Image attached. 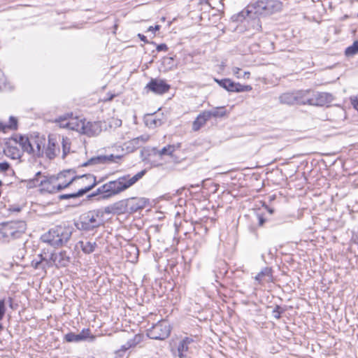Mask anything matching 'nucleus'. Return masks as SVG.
Here are the masks:
<instances>
[{"label": "nucleus", "instance_id": "obj_12", "mask_svg": "<svg viewBox=\"0 0 358 358\" xmlns=\"http://www.w3.org/2000/svg\"><path fill=\"white\" fill-rule=\"evenodd\" d=\"M305 90H299L294 92L284 93L280 96V102L286 105H304L306 94Z\"/></svg>", "mask_w": 358, "mask_h": 358}, {"label": "nucleus", "instance_id": "obj_32", "mask_svg": "<svg viewBox=\"0 0 358 358\" xmlns=\"http://www.w3.org/2000/svg\"><path fill=\"white\" fill-rule=\"evenodd\" d=\"M347 56H352L358 53V41H356L353 44L348 47L345 51Z\"/></svg>", "mask_w": 358, "mask_h": 358}, {"label": "nucleus", "instance_id": "obj_24", "mask_svg": "<svg viewBox=\"0 0 358 358\" xmlns=\"http://www.w3.org/2000/svg\"><path fill=\"white\" fill-rule=\"evenodd\" d=\"M93 189V185H91L87 188H80L77 192L71 194H64L59 196V199H76L83 196L85 194Z\"/></svg>", "mask_w": 358, "mask_h": 358}, {"label": "nucleus", "instance_id": "obj_2", "mask_svg": "<svg viewBox=\"0 0 358 358\" xmlns=\"http://www.w3.org/2000/svg\"><path fill=\"white\" fill-rule=\"evenodd\" d=\"M71 234L72 230L71 228L58 225L51 228L47 233L44 234L41 239L43 242L52 246L58 247L66 244L69 241Z\"/></svg>", "mask_w": 358, "mask_h": 358}, {"label": "nucleus", "instance_id": "obj_13", "mask_svg": "<svg viewBox=\"0 0 358 358\" xmlns=\"http://www.w3.org/2000/svg\"><path fill=\"white\" fill-rule=\"evenodd\" d=\"M123 155V153L116 155L110 154L105 155H99L96 157H92L87 162L84 163L83 166H87L92 164L119 163V162L122 158Z\"/></svg>", "mask_w": 358, "mask_h": 358}, {"label": "nucleus", "instance_id": "obj_40", "mask_svg": "<svg viewBox=\"0 0 358 358\" xmlns=\"http://www.w3.org/2000/svg\"><path fill=\"white\" fill-rule=\"evenodd\" d=\"M350 100L353 108L358 111V95L350 96Z\"/></svg>", "mask_w": 358, "mask_h": 358}, {"label": "nucleus", "instance_id": "obj_22", "mask_svg": "<svg viewBox=\"0 0 358 358\" xmlns=\"http://www.w3.org/2000/svg\"><path fill=\"white\" fill-rule=\"evenodd\" d=\"M101 131V123L99 122H87L85 124V129L83 133L90 135L96 136Z\"/></svg>", "mask_w": 358, "mask_h": 358}, {"label": "nucleus", "instance_id": "obj_48", "mask_svg": "<svg viewBox=\"0 0 358 358\" xmlns=\"http://www.w3.org/2000/svg\"><path fill=\"white\" fill-rule=\"evenodd\" d=\"M215 1H217L219 5L222 7L223 5L221 3V0H208L207 1V3H208V5L211 7H213V8H215V6H213V3H215Z\"/></svg>", "mask_w": 358, "mask_h": 358}, {"label": "nucleus", "instance_id": "obj_29", "mask_svg": "<svg viewBox=\"0 0 358 358\" xmlns=\"http://www.w3.org/2000/svg\"><path fill=\"white\" fill-rule=\"evenodd\" d=\"M71 176H75L74 171L71 169L64 170L55 177L59 180H68Z\"/></svg>", "mask_w": 358, "mask_h": 358}, {"label": "nucleus", "instance_id": "obj_34", "mask_svg": "<svg viewBox=\"0 0 358 358\" xmlns=\"http://www.w3.org/2000/svg\"><path fill=\"white\" fill-rule=\"evenodd\" d=\"M39 257H40L39 260L34 259L31 262V266L36 269H38L40 268L45 269L46 265H48V263L47 261L45 262V264L44 263L45 259L43 258H42L41 255Z\"/></svg>", "mask_w": 358, "mask_h": 358}, {"label": "nucleus", "instance_id": "obj_53", "mask_svg": "<svg viewBox=\"0 0 358 358\" xmlns=\"http://www.w3.org/2000/svg\"><path fill=\"white\" fill-rule=\"evenodd\" d=\"M250 72L248 71H245L243 72V73H242V78H249V76H250Z\"/></svg>", "mask_w": 358, "mask_h": 358}, {"label": "nucleus", "instance_id": "obj_59", "mask_svg": "<svg viewBox=\"0 0 358 358\" xmlns=\"http://www.w3.org/2000/svg\"><path fill=\"white\" fill-rule=\"evenodd\" d=\"M117 121L119 122L118 125H121V120H117ZM116 124H117V123H116Z\"/></svg>", "mask_w": 358, "mask_h": 358}, {"label": "nucleus", "instance_id": "obj_28", "mask_svg": "<svg viewBox=\"0 0 358 358\" xmlns=\"http://www.w3.org/2000/svg\"><path fill=\"white\" fill-rule=\"evenodd\" d=\"M124 145L126 147V150L129 152H134V150L142 146L141 143H139V140L136 138H134L131 141L125 143Z\"/></svg>", "mask_w": 358, "mask_h": 358}, {"label": "nucleus", "instance_id": "obj_60", "mask_svg": "<svg viewBox=\"0 0 358 358\" xmlns=\"http://www.w3.org/2000/svg\"><path fill=\"white\" fill-rule=\"evenodd\" d=\"M3 329V326L0 324V330Z\"/></svg>", "mask_w": 358, "mask_h": 358}, {"label": "nucleus", "instance_id": "obj_10", "mask_svg": "<svg viewBox=\"0 0 358 358\" xmlns=\"http://www.w3.org/2000/svg\"><path fill=\"white\" fill-rule=\"evenodd\" d=\"M170 333V324L166 321L162 320L148 329L147 335L151 339L164 340L169 336Z\"/></svg>", "mask_w": 358, "mask_h": 358}, {"label": "nucleus", "instance_id": "obj_31", "mask_svg": "<svg viewBox=\"0 0 358 358\" xmlns=\"http://www.w3.org/2000/svg\"><path fill=\"white\" fill-rule=\"evenodd\" d=\"M77 180V176H71L68 180H59L57 185L61 186V190L68 187L73 182Z\"/></svg>", "mask_w": 358, "mask_h": 358}, {"label": "nucleus", "instance_id": "obj_6", "mask_svg": "<svg viewBox=\"0 0 358 358\" xmlns=\"http://www.w3.org/2000/svg\"><path fill=\"white\" fill-rule=\"evenodd\" d=\"M307 92L304 100V105L329 107L334 98L331 94L327 92H313L310 90H305Z\"/></svg>", "mask_w": 358, "mask_h": 358}, {"label": "nucleus", "instance_id": "obj_52", "mask_svg": "<svg viewBox=\"0 0 358 358\" xmlns=\"http://www.w3.org/2000/svg\"><path fill=\"white\" fill-rule=\"evenodd\" d=\"M265 222V220L262 216H259V224L262 226Z\"/></svg>", "mask_w": 358, "mask_h": 358}, {"label": "nucleus", "instance_id": "obj_55", "mask_svg": "<svg viewBox=\"0 0 358 358\" xmlns=\"http://www.w3.org/2000/svg\"><path fill=\"white\" fill-rule=\"evenodd\" d=\"M214 80L215 82H216L220 87H222V82L224 81V79H222V80H219L217 78H214Z\"/></svg>", "mask_w": 358, "mask_h": 358}, {"label": "nucleus", "instance_id": "obj_44", "mask_svg": "<svg viewBox=\"0 0 358 358\" xmlns=\"http://www.w3.org/2000/svg\"><path fill=\"white\" fill-rule=\"evenodd\" d=\"M102 212H103V216L104 215L105 213H106V214L115 213L113 205L106 206V208H104L103 210H102Z\"/></svg>", "mask_w": 358, "mask_h": 358}, {"label": "nucleus", "instance_id": "obj_4", "mask_svg": "<svg viewBox=\"0 0 358 358\" xmlns=\"http://www.w3.org/2000/svg\"><path fill=\"white\" fill-rule=\"evenodd\" d=\"M28 187L31 188L34 187H41V191L50 194L61 191V186L57 185V179L55 176L47 178L41 175L40 171L37 172L34 178L28 181Z\"/></svg>", "mask_w": 358, "mask_h": 358}, {"label": "nucleus", "instance_id": "obj_5", "mask_svg": "<svg viewBox=\"0 0 358 358\" xmlns=\"http://www.w3.org/2000/svg\"><path fill=\"white\" fill-rule=\"evenodd\" d=\"M27 224L24 221H13L3 223L0 226V236L8 239H16L24 234Z\"/></svg>", "mask_w": 358, "mask_h": 358}, {"label": "nucleus", "instance_id": "obj_56", "mask_svg": "<svg viewBox=\"0 0 358 358\" xmlns=\"http://www.w3.org/2000/svg\"><path fill=\"white\" fill-rule=\"evenodd\" d=\"M265 208L266 209V210L270 213V214H273V212H274V210L270 207H268V206H265Z\"/></svg>", "mask_w": 358, "mask_h": 358}, {"label": "nucleus", "instance_id": "obj_25", "mask_svg": "<svg viewBox=\"0 0 358 358\" xmlns=\"http://www.w3.org/2000/svg\"><path fill=\"white\" fill-rule=\"evenodd\" d=\"M83 252L85 254H90L93 252L97 246L96 242L82 241L78 243Z\"/></svg>", "mask_w": 358, "mask_h": 358}, {"label": "nucleus", "instance_id": "obj_8", "mask_svg": "<svg viewBox=\"0 0 358 358\" xmlns=\"http://www.w3.org/2000/svg\"><path fill=\"white\" fill-rule=\"evenodd\" d=\"M57 122L61 127L67 128L82 133L83 129H85V124L86 123L84 118L73 116V113H66V115L60 117Z\"/></svg>", "mask_w": 358, "mask_h": 358}, {"label": "nucleus", "instance_id": "obj_37", "mask_svg": "<svg viewBox=\"0 0 358 358\" xmlns=\"http://www.w3.org/2000/svg\"><path fill=\"white\" fill-rule=\"evenodd\" d=\"M282 313L280 306H276L272 312V315L275 319H280Z\"/></svg>", "mask_w": 358, "mask_h": 358}, {"label": "nucleus", "instance_id": "obj_16", "mask_svg": "<svg viewBox=\"0 0 358 358\" xmlns=\"http://www.w3.org/2000/svg\"><path fill=\"white\" fill-rule=\"evenodd\" d=\"M222 87L229 92H248L252 90L250 85H243L238 83H235L229 78H224L222 82Z\"/></svg>", "mask_w": 358, "mask_h": 358}, {"label": "nucleus", "instance_id": "obj_7", "mask_svg": "<svg viewBox=\"0 0 358 358\" xmlns=\"http://www.w3.org/2000/svg\"><path fill=\"white\" fill-rule=\"evenodd\" d=\"M19 141H21V143L23 145V150L28 154L33 155L35 157H42L44 155V148L45 146L46 140L43 136L38 135H31V142L36 144V148H33L31 147L29 143L27 141V139L19 138Z\"/></svg>", "mask_w": 358, "mask_h": 358}, {"label": "nucleus", "instance_id": "obj_17", "mask_svg": "<svg viewBox=\"0 0 358 358\" xmlns=\"http://www.w3.org/2000/svg\"><path fill=\"white\" fill-rule=\"evenodd\" d=\"M225 114L226 113H200L193 122L192 129L194 131H198L203 125L205 124L206 121L210 118L223 117Z\"/></svg>", "mask_w": 358, "mask_h": 358}, {"label": "nucleus", "instance_id": "obj_21", "mask_svg": "<svg viewBox=\"0 0 358 358\" xmlns=\"http://www.w3.org/2000/svg\"><path fill=\"white\" fill-rule=\"evenodd\" d=\"M90 336V330L89 329H83L80 334L70 332L64 336V340L68 343H79L85 341Z\"/></svg>", "mask_w": 358, "mask_h": 358}, {"label": "nucleus", "instance_id": "obj_57", "mask_svg": "<svg viewBox=\"0 0 358 358\" xmlns=\"http://www.w3.org/2000/svg\"><path fill=\"white\" fill-rule=\"evenodd\" d=\"M138 37L143 41H145L146 37L141 34H138Z\"/></svg>", "mask_w": 358, "mask_h": 358}, {"label": "nucleus", "instance_id": "obj_51", "mask_svg": "<svg viewBox=\"0 0 358 358\" xmlns=\"http://www.w3.org/2000/svg\"><path fill=\"white\" fill-rule=\"evenodd\" d=\"M159 27H160V26H159V25H156L155 27H152V26H150V27L148 28V31H152V32H154L155 31L159 30Z\"/></svg>", "mask_w": 358, "mask_h": 358}, {"label": "nucleus", "instance_id": "obj_9", "mask_svg": "<svg viewBox=\"0 0 358 358\" xmlns=\"http://www.w3.org/2000/svg\"><path fill=\"white\" fill-rule=\"evenodd\" d=\"M282 8V3L279 0H266L257 1L254 7L255 13L259 15H272Z\"/></svg>", "mask_w": 358, "mask_h": 358}, {"label": "nucleus", "instance_id": "obj_20", "mask_svg": "<svg viewBox=\"0 0 358 358\" xmlns=\"http://www.w3.org/2000/svg\"><path fill=\"white\" fill-rule=\"evenodd\" d=\"M163 114L159 113L160 117H157V113H145L143 117L145 125L150 129H155L162 125Z\"/></svg>", "mask_w": 358, "mask_h": 358}, {"label": "nucleus", "instance_id": "obj_36", "mask_svg": "<svg viewBox=\"0 0 358 358\" xmlns=\"http://www.w3.org/2000/svg\"><path fill=\"white\" fill-rule=\"evenodd\" d=\"M7 80L3 73L0 70V90H6L9 88Z\"/></svg>", "mask_w": 358, "mask_h": 358}, {"label": "nucleus", "instance_id": "obj_3", "mask_svg": "<svg viewBox=\"0 0 358 358\" xmlns=\"http://www.w3.org/2000/svg\"><path fill=\"white\" fill-rule=\"evenodd\" d=\"M102 209L90 210L82 214L76 224L79 230L92 231L103 224Z\"/></svg>", "mask_w": 358, "mask_h": 358}, {"label": "nucleus", "instance_id": "obj_35", "mask_svg": "<svg viewBox=\"0 0 358 358\" xmlns=\"http://www.w3.org/2000/svg\"><path fill=\"white\" fill-rule=\"evenodd\" d=\"M62 150H63V156H62V157L65 158L66 155L70 151V143L69 142V140L67 138H64L63 137L62 138Z\"/></svg>", "mask_w": 358, "mask_h": 358}, {"label": "nucleus", "instance_id": "obj_1", "mask_svg": "<svg viewBox=\"0 0 358 358\" xmlns=\"http://www.w3.org/2000/svg\"><path fill=\"white\" fill-rule=\"evenodd\" d=\"M145 173L146 171L144 169L137 173L134 176L125 175L119 177L117 180H110L103 184L105 196H102L101 199H107L125 191L141 179Z\"/></svg>", "mask_w": 358, "mask_h": 358}, {"label": "nucleus", "instance_id": "obj_15", "mask_svg": "<svg viewBox=\"0 0 358 358\" xmlns=\"http://www.w3.org/2000/svg\"><path fill=\"white\" fill-rule=\"evenodd\" d=\"M146 88L155 94H162L169 90L170 85L163 80L152 78Z\"/></svg>", "mask_w": 358, "mask_h": 358}, {"label": "nucleus", "instance_id": "obj_45", "mask_svg": "<svg viewBox=\"0 0 358 358\" xmlns=\"http://www.w3.org/2000/svg\"><path fill=\"white\" fill-rule=\"evenodd\" d=\"M139 140V143L143 145L145 142H147L149 139L148 135H142L141 136L136 137Z\"/></svg>", "mask_w": 358, "mask_h": 358}, {"label": "nucleus", "instance_id": "obj_46", "mask_svg": "<svg viewBox=\"0 0 358 358\" xmlns=\"http://www.w3.org/2000/svg\"><path fill=\"white\" fill-rule=\"evenodd\" d=\"M167 50H168L167 45L164 43L159 44L157 46V50L158 52L166 51Z\"/></svg>", "mask_w": 358, "mask_h": 358}, {"label": "nucleus", "instance_id": "obj_18", "mask_svg": "<svg viewBox=\"0 0 358 358\" xmlns=\"http://www.w3.org/2000/svg\"><path fill=\"white\" fill-rule=\"evenodd\" d=\"M50 260L57 267H65L70 262V257L66 251L62 250L59 252L52 253L50 256Z\"/></svg>", "mask_w": 358, "mask_h": 358}, {"label": "nucleus", "instance_id": "obj_41", "mask_svg": "<svg viewBox=\"0 0 358 358\" xmlns=\"http://www.w3.org/2000/svg\"><path fill=\"white\" fill-rule=\"evenodd\" d=\"M250 13H252V10H243L238 13V16L236 17V20H241L242 18H245V16H248Z\"/></svg>", "mask_w": 358, "mask_h": 358}, {"label": "nucleus", "instance_id": "obj_11", "mask_svg": "<svg viewBox=\"0 0 358 358\" xmlns=\"http://www.w3.org/2000/svg\"><path fill=\"white\" fill-rule=\"evenodd\" d=\"M21 135H15L6 142V147L4 149L5 155L13 159H20L23 152V145L19 138Z\"/></svg>", "mask_w": 358, "mask_h": 358}, {"label": "nucleus", "instance_id": "obj_26", "mask_svg": "<svg viewBox=\"0 0 358 358\" xmlns=\"http://www.w3.org/2000/svg\"><path fill=\"white\" fill-rule=\"evenodd\" d=\"M129 203L130 205V210L132 212H136L142 209L145 206V201L143 199L131 198Z\"/></svg>", "mask_w": 358, "mask_h": 358}, {"label": "nucleus", "instance_id": "obj_39", "mask_svg": "<svg viewBox=\"0 0 358 358\" xmlns=\"http://www.w3.org/2000/svg\"><path fill=\"white\" fill-rule=\"evenodd\" d=\"M10 169V165L8 162H0V171L1 172L5 173Z\"/></svg>", "mask_w": 358, "mask_h": 358}, {"label": "nucleus", "instance_id": "obj_23", "mask_svg": "<svg viewBox=\"0 0 358 358\" xmlns=\"http://www.w3.org/2000/svg\"><path fill=\"white\" fill-rule=\"evenodd\" d=\"M79 185L83 186L82 188H87L93 185V188L96 185V177L92 174H85L82 176H77V180Z\"/></svg>", "mask_w": 358, "mask_h": 358}, {"label": "nucleus", "instance_id": "obj_49", "mask_svg": "<svg viewBox=\"0 0 358 358\" xmlns=\"http://www.w3.org/2000/svg\"><path fill=\"white\" fill-rule=\"evenodd\" d=\"M20 138H24V139H27V141H28V142L29 143V144H30V145H31V148H36V144H34V143H32L31 142V136H22V135H21V137H20Z\"/></svg>", "mask_w": 358, "mask_h": 358}, {"label": "nucleus", "instance_id": "obj_19", "mask_svg": "<svg viewBox=\"0 0 358 358\" xmlns=\"http://www.w3.org/2000/svg\"><path fill=\"white\" fill-rule=\"evenodd\" d=\"M194 341L192 338L185 337L182 339L178 345V354L180 358H186Z\"/></svg>", "mask_w": 358, "mask_h": 358}, {"label": "nucleus", "instance_id": "obj_42", "mask_svg": "<svg viewBox=\"0 0 358 358\" xmlns=\"http://www.w3.org/2000/svg\"><path fill=\"white\" fill-rule=\"evenodd\" d=\"M103 188H104L103 185L100 186L99 187H98L96 189V192L92 194V196H96V195H99V194L101 195V196H105V189Z\"/></svg>", "mask_w": 358, "mask_h": 358}, {"label": "nucleus", "instance_id": "obj_43", "mask_svg": "<svg viewBox=\"0 0 358 358\" xmlns=\"http://www.w3.org/2000/svg\"><path fill=\"white\" fill-rule=\"evenodd\" d=\"M241 71V69L238 67H234L232 69V73L237 78H242V73Z\"/></svg>", "mask_w": 358, "mask_h": 358}, {"label": "nucleus", "instance_id": "obj_14", "mask_svg": "<svg viewBox=\"0 0 358 358\" xmlns=\"http://www.w3.org/2000/svg\"><path fill=\"white\" fill-rule=\"evenodd\" d=\"M60 149L57 136L55 135H49L48 139V144H45L44 148V154L46 157L50 159H54L59 153Z\"/></svg>", "mask_w": 358, "mask_h": 358}, {"label": "nucleus", "instance_id": "obj_38", "mask_svg": "<svg viewBox=\"0 0 358 358\" xmlns=\"http://www.w3.org/2000/svg\"><path fill=\"white\" fill-rule=\"evenodd\" d=\"M6 313L5 300L0 299V321L3 319Z\"/></svg>", "mask_w": 358, "mask_h": 358}, {"label": "nucleus", "instance_id": "obj_61", "mask_svg": "<svg viewBox=\"0 0 358 358\" xmlns=\"http://www.w3.org/2000/svg\"><path fill=\"white\" fill-rule=\"evenodd\" d=\"M3 185V182L1 180H0V187Z\"/></svg>", "mask_w": 358, "mask_h": 358}, {"label": "nucleus", "instance_id": "obj_58", "mask_svg": "<svg viewBox=\"0 0 358 358\" xmlns=\"http://www.w3.org/2000/svg\"><path fill=\"white\" fill-rule=\"evenodd\" d=\"M9 301L10 303V306L12 305V299L11 298H9Z\"/></svg>", "mask_w": 358, "mask_h": 358}, {"label": "nucleus", "instance_id": "obj_47", "mask_svg": "<svg viewBox=\"0 0 358 358\" xmlns=\"http://www.w3.org/2000/svg\"><path fill=\"white\" fill-rule=\"evenodd\" d=\"M10 128H16V127H17V120L15 117H10Z\"/></svg>", "mask_w": 358, "mask_h": 358}, {"label": "nucleus", "instance_id": "obj_33", "mask_svg": "<svg viewBox=\"0 0 358 358\" xmlns=\"http://www.w3.org/2000/svg\"><path fill=\"white\" fill-rule=\"evenodd\" d=\"M115 213H120L125 211L126 210V201H120L113 204Z\"/></svg>", "mask_w": 358, "mask_h": 358}, {"label": "nucleus", "instance_id": "obj_30", "mask_svg": "<svg viewBox=\"0 0 358 358\" xmlns=\"http://www.w3.org/2000/svg\"><path fill=\"white\" fill-rule=\"evenodd\" d=\"M271 277L272 273H271V268L268 267L264 268L256 276H255V280L258 281L259 283L261 282L262 280L264 277Z\"/></svg>", "mask_w": 358, "mask_h": 358}, {"label": "nucleus", "instance_id": "obj_27", "mask_svg": "<svg viewBox=\"0 0 358 358\" xmlns=\"http://www.w3.org/2000/svg\"><path fill=\"white\" fill-rule=\"evenodd\" d=\"M181 144L178 143L173 145H168L167 146L164 147L162 150L159 151V155H169L171 156L173 153L178 149L180 148Z\"/></svg>", "mask_w": 358, "mask_h": 358}, {"label": "nucleus", "instance_id": "obj_50", "mask_svg": "<svg viewBox=\"0 0 358 358\" xmlns=\"http://www.w3.org/2000/svg\"><path fill=\"white\" fill-rule=\"evenodd\" d=\"M132 345L131 343H127V345H122V348L120 350V351H126L127 350H128L129 348H131Z\"/></svg>", "mask_w": 358, "mask_h": 358}, {"label": "nucleus", "instance_id": "obj_54", "mask_svg": "<svg viewBox=\"0 0 358 358\" xmlns=\"http://www.w3.org/2000/svg\"><path fill=\"white\" fill-rule=\"evenodd\" d=\"M214 80L215 82H216L220 87H222V82L224 81V79H222V80H219L217 78H214Z\"/></svg>", "mask_w": 358, "mask_h": 358}]
</instances>
